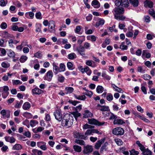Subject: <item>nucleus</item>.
<instances>
[{"label": "nucleus", "instance_id": "6e6552de", "mask_svg": "<svg viewBox=\"0 0 155 155\" xmlns=\"http://www.w3.org/2000/svg\"><path fill=\"white\" fill-rule=\"evenodd\" d=\"M0 114L3 116V118H9L10 116V112L8 110L3 109L0 112Z\"/></svg>", "mask_w": 155, "mask_h": 155}, {"label": "nucleus", "instance_id": "20e7f679", "mask_svg": "<svg viewBox=\"0 0 155 155\" xmlns=\"http://www.w3.org/2000/svg\"><path fill=\"white\" fill-rule=\"evenodd\" d=\"M124 8L122 7H117L113 9V13L114 17L120 15L124 13Z\"/></svg>", "mask_w": 155, "mask_h": 155}, {"label": "nucleus", "instance_id": "c85d7f7f", "mask_svg": "<svg viewBox=\"0 0 155 155\" xmlns=\"http://www.w3.org/2000/svg\"><path fill=\"white\" fill-rule=\"evenodd\" d=\"M74 96L76 99L81 101H84L86 99V97L85 95L77 96L76 94H74Z\"/></svg>", "mask_w": 155, "mask_h": 155}, {"label": "nucleus", "instance_id": "6e6d98bb", "mask_svg": "<svg viewBox=\"0 0 155 155\" xmlns=\"http://www.w3.org/2000/svg\"><path fill=\"white\" fill-rule=\"evenodd\" d=\"M143 155H151L152 152L148 149H146L143 152Z\"/></svg>", "mask_w": 155, "mask_h": 155}, {"label": "nucleus", "instance_id": "a18cd8bd", "mask_svg": "<svg viewBox=\"0 0 155 155\" xmlns=\"http://www.w3.org/2000/svg\"><path fill=\"white\" fill-rule=\"evenodd\" d=\"M22 148L21 145L19 144H15L13 146L12 149L13 150H19Z\"/></svg>", "mask_w": 155, "mask_h": 155}, {"label": "nucleus", "instance_id": "dca6fc26", "mask_svg": "<svg viewBox=\"0 0 155 155\" xmlns=\"http://www.w3.org/2000/svg\"><path fill=\"white\" fill-rule=\"evenodd\" d=\"M93 116V114L89 110H85L83 113V117L84 118L92 117Z\"/></svg>", "mask_w": 155, "mask_h": 155}, {"label": "nucleus", "instance_id": "39448f33", "mask_svg": "<svg viewBox=\"0 0 155 155\" xmlns=\"http://www.w3.org/2000/svg\"><path fill=\"white\" fill-rule=\"evenodd\" d=\"M88 122L90 124L98 126L102 125L105 123L104 122H100L94 118L88 119Z\"/></svg>", "mask_w": 155, "mask_h": 155}, {"label": "nucleus", "instance_id": "052dcab7", "mask_svg": "<svg viewBox=\"0 0 155 155\" xmlns=\"http://www.w3.org/2000/svg\"><path fill=\"white\" fill-rule=\"evenodd\" d=\"M22 103V101H21L20 102L17 101L15 106V107L17 108H20Z\"/></svg>", "mask_w": 155, "mask_h": 155}, {"label": "nucleus", "instance_id": "a211bd4d", "mask_svg": "<svg viewBox=\"0 0 155 155\" xmlns=\"http://www.w3.org/2000/svg\"><path fill=\"white\" fill-rule=\"evenodd\" d=\"M77 50L78 53L81 55L84 56L85 55L84 53L85 50L83 47L80 46L78 48H77Z\"/></svg>", "mask_w": 155, "mask_h": 155}, {"label": "nucleus", "instance_id": "412c9836", "mask_svg": "<svg viewBox=\"0 0 155 155\" xmlns=\"http://www.w3.org/2000/svg\"><path fill=\"white\" fill-rule=\"evenodd\" d=\"M113 123L114 125H122L124 124L125 122L122 119H116L114 120Z\"/></svg>", "mask_w": 155, "mask_h": 155}, {"label": "nucleus", "instance_id": "4d7b16f0", "mask_svg": "<svg viewBox=\"0 0 155 155\" xmlns=\"http://www.w3.org/2000/svg\"><path fill=\"white\" fill-rule=\"evenodd\" d=\"M75 142L76 143L78 144H79L80 145H84L85 143V142L84 140L78 139L75 140Z\"/></svg>", "mask_w": 155, "mask_h": 155}, {"label": "nucleus", "instance_id": "423d86ee", "mask_svg": "<svg viewBox=\"0 0 155 155\" xmlns=\"http://www.w3.org/2000/svg\"><path fill=\"white\" fill-rule=\"evenodd\" d=\"M55 23L54 21H49V25H48V31L50 32L54 33L55 31Z\"/></svg>", "mask_w": 155, "mask_h": 155}, {"label": "nucleus", "instance_id": "338daca9", "mask_svg": "<svg viewBox=\"0 0 155 155\" xmlns=\"http://www.w3.org/2000/svg\"><path fill=\"white\" fill-rule=\"evenodd\" d=\"M149 14L151 15L152 16L153 18H155V12L153 9H150L149 10Z\"/></svg>", "mask_w": 155, "mask_h": 155}, {"label": "nucleus", "instance_id": "09e8293b", "mask_svg": "<svg viewBox=\"0 0 155 155\" xmlns=\"http://www.w3.org/2000/svg\"><path fill=\"white\" fill-rule=\"evenodd\" d=\"M130 3L134 7H137L138 5L139 2L138 0H129Z\"/></svg>", "mask_w": 155, "mask_h": 155}, {"label": "nucleus", "instance_id": "0e129e2a", "mask_svg": "<svg viewBox=\"0 0 155 155\" xmlns=\"http://www.w3.org/2000/svg\"><path fill=\"white\" fill-rule=\"evenodd\" d=\"M94 128V126L89 125L87 124H85L83 127V129L85 130L88 128Z\"/></svg>", "mask_w": 155, "mask_h": 155}, {"label": "nucleus", "instance_id": "69168bd1", "mask_svg": "<svg viewBox=\"0 0 155 155\" xmlns=\"http://www.w3.org/2000/svg\"><path fill=\"white\" fill-rule=\"evenodd\" d=\"M67 66L68 69L69 70H73L74 68H73V64L71 62H69L67 63Z\"/></svg>", "mask_w": 155, "mask_h": 155}, {"label": "nucleus", "instance_id": "ea45409f", "mask_svg": "<svg viewBox=\"0 0 155 155\" xmlns=\"http://www.w3.org/2000/svg\"><path fill=\"white\" fill-rule=\"evenodd\" d=\"M38 124V122L36 120H31L30 122V126L32 127H34Z\"/></svg>", "mask_w": 155, "mask_h": 155}, {"label": "nucleus", "instance_id": "aec40b11", "mask_svg": "<svg viewBox=\"0 0 155 155\" xmlns=\"http://www.w3.org/2000/svg\"><path fill=\"white\" fill-rule=\"evenodd\" d=\"M92 5L95 8H98L100 6V4L97 0H94L91 3Z\"/></svg>", "mask_w": 155, "mask_h": 155}, {"label": "nucleus", "instance_id": "c03bdc74", "mask_svg": "<svg viewBox=\"0 0 155 155\" xmlns=\"http://www.w3.org/2000/svg\"><path fill=\"white\" fill-rule=\"evenodd\" d=\"M23 116L27 118L30 119L32 117V116L31 114L28 112H25L23 114Z\"/></svg>", "mask_w": 155, "mask_h": 155}, {"label": "nucleus", "instance_id": "37998d69", "mask_svg": "<svg viewBox=\"0 0 155 155\" xmlns=\"http://www.w3.org/2000/svg\"><path fill=\"white\" fill-rule=\"evenodd\" d=\"M60 72H64L65 70V66L64 63H61L59 65Z\"/></svg>", "mask_w": 155, "mask_h": 155}, {"label": "nucleus", "instance_id": "393cba45", "mask_svg": "<svg viewBox=\"0 0 155 155\" xmlns=\"http://www.w3.org/2000/svg\"><path fill=\"white\" fill-rule=\"evenodd\" d=\"M31 105L29 103L27 102H25L22 106V108L25 110H28L30 109Z\"/></svg>", "mask_w": 155, "mask_h": 155}, {"label": "nucleus", "instance_id": "473e14b6", "mask_svg": "<svg viewBox=\"0 0 155 155\" xmlns=\"http://www.w3.org/2000/svg\"><path fill=\"white\" fill-rule=\"evenodd\" d=\"M74 89L71 87H66L65 88V91L66 94H71L74 91Z\"/></svg>", "mask_w": 155, "mask_h": 155}, {"label": "nucleus", "instance_id": "58836bf2", "mask_svg": "<svg viewBox=\"0 0 155 155\" xmlns=\"http://www.w3.org/2000/svg\"><path fill=\"white\" fill-rule=\"evenodd\" d=\"M8 56L10 57L13 58L15 56V52L11 50H8L7 51Z\"/></svg>", "mask_w": 155, "mask_h": 155}, {"label": "nucleus", "instance_id": "774afa93", "mask_svg": "<svg viewBox=\"0 0 155 155\" xmlns=\"http://www.w3.org/2000/svg\"><path fill=\"white\" fill-rule=\"evenodd\" d=\"M130 155H138L139 153L138 151H135L134 149H132L130 151Z\"/></svg>", "mask_w": 155, "mask_h": 155}, {"label": "nucleus", "instance_id": "13d9d810", "mask_svg": "<svg viewBox=\"0 0 155 155\" xmlns=\"http://www.w3.org/2000/svg\"><path fill=\"white\" fill-rule=\"evenodd\" d=\"M114 141L119 146L123 144V142L119 138H116L114 139Z\"/></svg>", "mask_w": 155, "mask_h": 155}, {"label": "nucleus", "instance_id": "4c0bfd02", "mask_svg": "<svg viewBox=\"0 0 155 155\" xmlns=\"http://www.w3.org/2000/svg\"><path fill=\"white\" fill-rule=\"evenodd\" d=\"M77 56L74 53H71L68 55V58L70 60H73L76 58Z\"/></svg>", "mask_w": 155, "mask_h": 155}, {"label": "nucleus", "instance_id": "603ef678", "mask_svg": "<svg viewBox=\"0 0 155 155\" xmlns=\"http://www.w3.org/2000/svg\"><path fill=\"white\" fill-rule=\"evenodd\" d=\"M28 59V57L24 55H22L21 56L19 59V61L21 63L25 62Z\"/></svg>", "mask_w": 155, "mask_h": 155}, {"label": "nucleus", "instance_id": "cd10ccee", "mask_svg": "<svg viewBox=\"0 0 155 155\" xmlns=\"http://www.w3.org/2000/svg\"><path fill=\"white\" fill-rule=\"evenodd\" d=\"M85 72L86 73L87 75L90 76L92 73V71L89 67L87 66H85L83 73Z\"/></svg>", "mask_w": 155, "mask_h": 155}, {"label": "nucleus", "instance_id": "4468645a", "mask_svg": "<svg viewBox=\"0 0 155 155\" xmlns=\"http://www.w3.org/2000/svg\"><path fill=\"white\" fill-rule=\"evenodd\" d=\"M52 66H53V71L54 73L56 74L60 72L59 67L58 66V64L54 62L52 63Z\"/></svg>", "mask_w": 155, "mask_h": 155}, {"label": "nucleus", "instance_id": "c756f323", "mask_svg": "<svg viewBox=\"0 0 155 155\" xmlns=\"http://www.w3.org/2000/svg\"><path fill=\"white\" fill-rule=\"evenodd\" d=\"M94 63V62L92 60H87V61L86 62V65L89 66L93 68H94L96 66V65L95 64H93Z\"/></svg>", "mask_w": 155, "mask_h": 155}, {"label": "nucleus", "instance_id": "2eb2a0df", "mask_svg": "<svg viewBox=\"0 0 155 155\" xmlns=\"http://www.w3.org/2000/svg\"><path fill=\"white\" fill-rule=\"evenodd\" d=\"M145 57L147 58L151 57V54L147 50H143L142 52V57L144 59Z\"/></svg>", "mask_w": 155, "mask_h": 155}, {"label": "nucleus", "instance_id": "c9c22d12", "mask_svg": "<svg viewBox=\"0 0 155 155\" xmlns=\"http://www.w3.org/2000/svg\"><path fill=\"white\" fill-rule=\"evenodd\" d=\"M104 88L103 87L100 85L98 86L96 88V91L98 93H101L103 92Z\"/></svg>", "mask_w": 155, "mask_h": 155}, {"label": "nucleus", "instance_id": "8fccbe9b", "mask_svg": "<svg viewBox=\"0 0 155 155\" xmlns=\"http://www.w3.org/2000/svg\"><path fill=\"white\" fill-rule=\"evenodd\" d=\"M58 80L60 82H63L65 80L64 77L61 74L58 75Z\"/></svg>", "mask_w": 155, "mask_h": 155}, {"label": "nucleus", "instance_id": "72a5a7b5", "mask_svg": "<svg viewBox=\"0 0 155 155\" xmlns=\"http://www.w3.org/2000/svg\"><path fill=\"white\" fill-rule=\"evenodd\" d=\"M137 117H139L140 119L143 120V121L145 122L148 123L150 122V121L149 120L146 118L142 116H141L139 114H137V115H136Z\"/></svg>", "mask_w": 155, "mask_h": 155}, {"label": "nucleus", "instance_id": "2f4dec72", "mask_svg": "<svg viewBox=\"0 0 155 155\" xmlns=\"http://www.w3.org/2000/svg\"><path fill=\"white\" fill-rule=\"evenodd\" d=\"M74 150L78 152H80L82 150V148L81 146L77 145H74L73 146Z\"/></svg>", "mask_w": 155, "mask_h": 155}, {"label": "nucleus", "instance_id": "680f3d73", "mask_svg": "<svg viewBox=\"0 0 155 155\" xmlns=\"http://www.w3.org/2000/svg\"><path fill=\"white\" fill-rule=\"evenodd\" d=\"M142 78L145 80H148L150 79L151 76L147 74H144L142 76Z\"/></svg>", "mask_w": 155, "mask_h": 155}, {"label": "nucleus", "instance_id": "5fc2aeb1", "mask_svg": "<svg viewBox=\"0 0 155 155\" xmlns=\"http://www.w3.org/2000/svg\"><path fill=\"white\" fill-rule=\"evenodd\" d=\"M113 97L112 94L108 93L106 96V99L108 101H111L113 99Z\"/></svg>", "mask_w": 155, "mask_h": 155}, {"label": "nucleus", "instance_id": "79ce46f5", "mask_svg": "<svg viewBox=\"0 0 155 155\" xmlns=\"http://www.w3.org/2000/svg\"><path fill=\"white\" fill-rule=\"evenodd\" d=\"M115 18L117 20H124L126 18L125 16L122 15H119L114 16Z\"/></svg>", "mask_w": 155, "mask_h": 155}, {"label": "nucleus", "instance_id": "49530a36", "mask_svg": "<svg viewBox=\"0 0 155 155\" xmlns=\"http://www.w3.org/2000/svg\"><path fill=\"white\" fill-rule=\"evenodd\" d=\"M2 36L5 38L11 37V35L6 31H4L2 33Z\"/></svg>", "mask_w": 155, "mask_h": 155}, {"label": "nucleus", "instance_id": "f257e3e1", "mask_svg": "<svg viewBox=\"0 0 155 155\" xmlns=\"http://www.w3.org/2000/svg\"><path fill=\"white\" fill-rule=\"evenodd\" d=\"M72 115L77 120V118L80 116L81 114L79 112L76 111L72 112L71 114H66L63 118L61 121V125L62 126L68 128L71 126L73 121V117Z\"/></svg>", "mask_w": 155, "mask_h": 155}, {"label": "nucleus", "instance_id": "0eeeda50", "mask_svg": "<svg viewBox=\"0 0 155 155\" xmlns=\"http://www.w3.org/2000/svg\"><path fill=\"white\" fill-rule=\"evenodd\" d=\"M53 76V73L52 70H49L46 73L44 78L45 80L50 81L51 80Z\"/></svg>", "mask_w": 155, "mask_h": 155}, {"label": "nucleus", "instance_id": "4be33fe9", "mask_svg": "<svg viewBox=\"0 0 155 155\" xmlns=\"http://www.w3.org/2000/svg\"><path fill=\"white\" fill-rule=\"evenodd\" d=\"M34 14L32 12H28L25 13V16L28 19H32L33 18Z\"/></svg>", "mask_w": 155, "mask_h": 155}, {"label": "nucleus", "instance_id": "7c9ffc66", "mask_svg": "<svg viewBox=\"0 0 155 155\" xmlns=\"http://www.w3.org/2000/svg\"><path fill=\"white\" fill-rule=\"evenodd\" d=\"M144 5L146 7H148L151 8L153 7V2L150 1L146 0L144 2Z\"/></svg>", "mask_w": 155, "mask_h": 155}, {"label": "nucleus", "instance_id": "f8f14e48", "mask_svg": "<svg viewBox=\"0 0 155 155\" xmlns=\"http://www.w3.org/2000/svg\"><path fill=\"white\" fill-rule=\"evenodd\" d=\"M74 138H76L81 139L84 140L86 139V136L77 132H75L74 133Z\"/></svg>", "mask_w": 155, "mask_h": 155}, {"label": "nucleus", "instance_id": "e433bc0d", "mask_svg": "<svg viewBox=\"0 0 155 155\" xmlns=\"http://www.w3.org/2000/svg\"><path fill=\"white\" fill-rule=\"evenodd\" d=\"M137 71L141 73H144L145 72V68L142 66H139L137 68Z\"/></svg>", "mask_w": 155, "mask_h": 155}, {"label": "nucleus", "instance_id": "a19ab883", "mask_svg": "<svg viewBox=\"0 0 155 155\" xmlns=\"http://www.w3.org/2000/svg\"><path fill=\"white\" fill-rule=\"evenodd\" d=\"M2 66L4 68H7L10 66V64L7 61H4L1 63Z\"/></svg>", "mask_w": 155, "mask_h": 155}, {"label": "nucleus", "instance_id": "9b49d317", "mask_svg": "<svg viewBox=\"0 0 155 155\" xmlns=\"http://www.w3.org/2000/svg\"><path fill=\"white\" fill-rule=\"evenodd\" d=\"M93 150L92 146L91 145H87L84 147L83 152L84 154H89Z\"/></svg>", "mask_w": 155, "mask_h": 155}, {"label": "nucleus", "instance_id": "3c124183", "mask_svg": "<svg viewBox=\"0 0 155 155\" xmlns=\"http://www.w3.org/2000/svg\"><path fill=\"white\" fill-rule=\"evenodd\" d=\"M101 76L107 80H109L110 79V77L107 75L105 71L102 72Z\"/></svg>", "mask_w": 155, "mask_h": 155}, {"label": "nucleus", "instance_id": "a878e982", "mask_svg": "<svg viewBox=\"0 0 155 155\" xmlns=\"http://www.w3.org/2000/svg\"><path fill=\"white\" fill-rule=\"evenodd\" d=\"M111 86L116 91L120 93H123L124 91L121 88L118 87L114 84H112Z\"/></svg>", "mask_w": 155, "mask_h": 155}, {"label": "nucleus", "instance_id": "f3484780", "mask_svg": "<svg viewBox=\"0 0 155 155\" xmlns=\"http://www.w3.org/2000/svg\"><path fill=\"white\" fill-rule=\"evenodd\" d=\"M98 109L101 111H108L109 110V108L108 106H101L99 104H97Z\"/></svg>", "mask_w": 155, "mask_h": 155}, {"label": "nucleus", "instance_id": "f03ea898", "mask_svg": "<svg viewBox=\"0 0 155 155\" xmlns=\"http://www.w3.org/2000/svg\"><path fill=\"white\" fill-rule=\"evenodd\" d=\"M9 89L7 85L0 87V92L3 98H6L8 95Z\"/></svg>", "mask_w": 155, "mask_h": 155}, {"label": "nucleus", "instance_id": "de8ad7c7", "mask_svg": "<svg viewBox=\"0 0 155 155\" xmlns=\"http://www.w3.org/2000/svg\"><path fill=\"white\" fill-rule=\"evenodd\" d=\"M85 91H86L84 92L83 94L87 95L90 98L91 97L93 94V92L91 91L88 90H86Z\"/></svg>", "mask_w": 155, "mask_h": 155}, {"label": "nucleus", "instance_id": "1a4fd4ad", "mask_svg": "<svg viewBox=\"0 0 155 155\" xmlns=\"http://www.w3.org/2000/svg\"><path fill=\"white\" fill-rule=\"evenodd\" d=\"M37 144V146L42 150H45L47 149L46 143L45 142L42 141L38 142Z\"/></svg>", "mask_w": 155, "mask_h": 155}, {"label": "nucleus", "instance_id": "6ab92c4d", "mask_svg": "<svg viewBox=\"0 0 155 155\" xmlns=\"http://www.w3.org/2000/svg\"><path fill=\"white\" fill-rule=\"evenodd\" d=\"M5 138L6 141L11 143H14L15 141V139L12 137L6 136L5 137Z\"/></svg>", "mask_w": 155, "mask_h": 155}, {"label": "nucleus", "instance_id": "864d4df0", "mask_svg": "<svg viewBox=\"0 0 155 155\" xmlns=\"http://www.w3.org/2000/svg\"><path fill=\"white\" fill-rule=\"evenodd\" d=\"M122 6L125 7H127L129 5L128 0H122Z\"/></svg>", "mask_w": 155, "mask_h": 155}, {"label": "nucleus", "instance_id": "ddd939ff", "mask_svg": "<svg viewBox=\"0 0 155 155\" xmlns=\"http://www.w3.org/2000/svg\"><path fill=\"white\" fill-rule=\"evenodd\" d=\"M43 92V91L39 88L37 87L33 89L32 90V93L33 94L39 95Z\"/></svg>", "mask_w": 155, "mask_h": 155}, {"label": "nucleus", "instance_id": "e2e57ef3", "mask_svg": "<svg viewBox=\"0 0 155 155\" xmlns=\"http://www.w3.org/2000/svg\"><path fill=\"white\" fill-rule=\"evenodd\" d=\"M6 54V51L5 50L2 48H0V54L2 56H5Z\"/></svg>", "mask_w": 155, "mask_h": 155}, {"label": "nucleus", "instance_id": "5701e85b", "mask_svg": "<svg viewBox=\"0 0 155 155\" xmlns=\"http://www.w3.org/2000/svg\"><path fill=\"white\" fill-rule=\"evenodd\" d=\"M104 142V139H101L97 141L95 145L94 148L96 149H98L101 147V144Z\"/></svg>", "mask_w": 155, "mask_h": 155}, {"label": "nucleus", "instance_id": "bf43d9fd", "mask_svg": "<svg viewBox=\"0 0 155 155\" xmlns=\"http://www.w3.org/2000/svg\"><path fill=\"white\" fill-rule=\"evenodd\" d=\"M88 28L87 27L85 28V32L86 34L87 35H90L92 34L93 32V31L91 29H87Z\"/></svg>", "mask_w": 155, "mask_h": 155}, {"label": "nucleus", "instance_id": "7ed1b4c3", "mask_svg": "<svg viewBox=\"0 0 155 155\" xmlns=\"http://www.w3.org/2000/svg\"><path fill=\"white\" fill-rule=\"evenodd\" d=\"M112 133L115 135H121L124 134V130L120 127H116L113 129Z\"/></svg>", "mask_w": 155, "mask_h": 155}, {"label": "nucleus", "instance_id": "f704fd0d", "mask_svg": "<svg viewBox=\"0 0 155 155\" xmlns=\"http://www.w3.org/2000/svg\"><path fill=\"white\" fill-rule=\"evenodd\" d=\"M12 81L13 85H20L22 83L21 81L18 80H12Z\"/></svg>", "mask_w": 155, "mask_h": 155}, {"label": "nucleus", "instance_id": "bb28decb", "mask_svg": "<svg viewBox=\"0 0 155 155\" xmlns=\"http://www.w3.org/2000/svg\"><path fill=\"white\" fill-rule=\"evenodd\" d=\"M105 23V21L104 19L102 18H99V21L98 22H96L95 26L97 27L100 25H103Z\"/></svg>", "mask_w": 155, "mask_h": 155}, {"label": "nucleus", "instance_id": "b1692460", "mask_svg": "<svg viewBox=\"0 0 155 155\" xmlns=\"http://www.w3.org/2000/svg\"><path fill=\"white\" fill-rule=\"evenodd\" d=\"M97 38V37L94 35H89L87 36V40L90 41L92 42L96 41Z\"/></svg>", "mask_w": 155, "mask_h": 155}, {"label": "nucleus", "instance_id": "9d476101", "mask_svg": "<svg viewBox=\"0 0 155 155\" xmlns=\"http://www.w3.org/2000/svg\"><path fill=\"white\" fill-rule=\"evenodd\" d=\"M55 119L58 121H61L62 118V114L61 112L57 110L55 111L54 113Z\"/></svg>", "mask_w": 155, "mask_h": 155}]
</instances>
